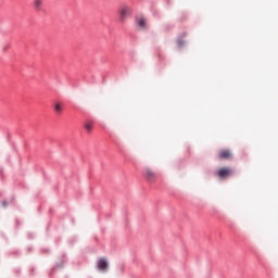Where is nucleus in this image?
Listing matches in <instances>:
<instances>
[{
    "label": "nucleus",
    "instance_id": "obj_8",
    "mask_svg": "<svg viewBox=\"0 0 278 278\" xmlns=\"http://www.w3.org/2000/svg\"><path fill=\"white\" fill-rule=\"evenodd\" d=\"M54 110H55V112H56L58 114L62 113V103L56 102V103L54 104Z\"/></svg>",
    "mask_w": 278,
    "mask_h": 278
},
{
    "label": "nucleus",
    "instance_id": "obj_2",
    "mask_svg": "<svg viewBox=\"0 0 278 278\" xmlns=\"http://www.w3.org/2000/svg\"><path fill=\"white\" fill-rule=\"evenodd\" d=\"M131 13V8L127 4H122L121 8L118 9V14L121 17V21H124L127 18Z\"/></svg>",
    "mask_w": 278,
    "mask_h": 278
},
{
    "label": "nucleus",
    "instance_id": "obj_4",
    "mask_svg": "<svg viewBox=\"0 0 278 278\" xmlns=\"http://www.w3.org/2000/svg\"><path fill=\"white\" fill-rule=\"evenodd\" d=\"M232 159V152L229 149H222L218 152V160H231Z\"/></svg>",
    "mask_w": 278,
    "mask_h": 278
},
{
    "label": "nucleus",
    "instance_id": "obj_5",
    "mask_svg": "<svg viewBox=\"0 0 278 278\" xmlns=\"http://www.w3.org/2000/svg\"><path fill=\"white\" fill-rule=\"evenodd\" d=\"M98 269L100 271H105L108 269V261H105V258H99V261H98Z\"/></svg>",
    "mask_w": 278,
    "mask_h": 278
},
{
    "label": "nucleus",
    "instance_id": "obj_1",
    "mask_svg": "<svg viewBox=\"0 0 278 278\" xmlns=\"http://www.w3.org/2000/svg\"><path fill=\"white\" fill-rule=\"evenodd\" d=\"M144 177H146V180L150 184L155 182L157 178L155 170H153L151 167L144 168Z\"/></svg>",
    "mask_w": 278,
    "mask_h": 278
},
{
    "label": "nucleus",
    "instance_id": "obj_7",
    "mask_svg": "<svg viewBox=\"0 0 278 278\" xmlns=\"http://www.w3.org/2000/svg\"><path fill=\"white\" fill-rule=\"evenodd\" d=\"M43 3H45V0H36L37 12H41L42 11V4Z\"/></svg>",
    "mask_w": 278,
    "mask_h": 278
},
{
    "label": "nucleus",
    "instance_id": "obj_9",
    "mask_svg": "<svg viewBox=\"0 0 278 278\" xmlns=\"http://www.w3.org/2000/svg\"><path fill=\"white\" fill-rule=\"evenodd\" d=\"M138 25H139L140 28L146 29L147 28L146 20L144 18H140Z\"/></svg>",
    "mask_w": 278,
    "mask_h": 278
},
{
    "label": "nucleus",
    "instance_id": "obj_3",
    "mask_svg": "<svg viewBox=\"0 0 278 278\" xmlns=\"http://www.w3.org/2000/svg\"><path fill=\"white\" fill-rule=\"evenodd\" d=\"M233 174V170L232 168L230 167H222L219 168V170L217 172V176L220 178V179H225L229 176H231Z\"/></svg>",
    "mask_w": 278,
    "mask_h": 278
},
{
    "label": "nucleus",
    "instance_id": "obj_6",
    "mask_svg": "<svg viewBox=\"0 0 278 278\" xmlns=\"http://www.w3.org/2000/svg\"><path fill=\"white\" fill-rule=\"evenodd\" d=\"M84 128H85L87 134H91L92 132V128H93V123L91 121H86L84 123Z\"/></svg>",
    "mask_w": 278,
    "mask_h": 278
}]
</instances>
